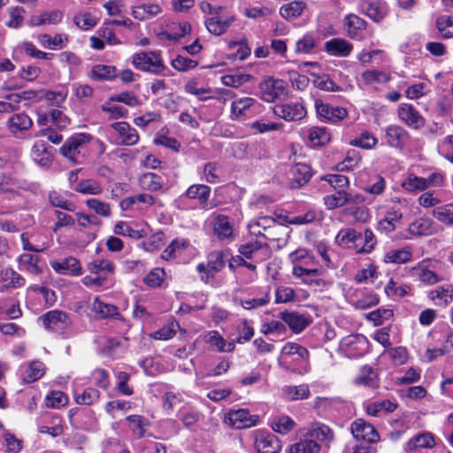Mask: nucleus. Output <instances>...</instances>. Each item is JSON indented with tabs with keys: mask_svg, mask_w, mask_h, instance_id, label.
I'll list each match as a JSON object with an SVG mask.
<instances>
[{
	"mask_svg": "<svg viewBox=\"0 0 453 453\" xmlns=\"http://www.w3.org/2000/svg\"><path fill=\"white\" fill-rule=\"evenodd\" d=\"M92 140V136L86 133L75 134L68 138L59 149V153L72 164L79 163L78 155L81 150Z\"/></svg>",
	"mask_w": 453,
	"mask_h": 453,
	"instance_id": "nucleus-1",
	"label": "nucleus"
},
{
	"mask_svg": "<svg viewBox=\"0 0 453 453\" xmlns=\"http://www.w3.org/2000/svg\"><path fill=\"white\" fill-rule=\"evenodd\" d=\"M133 65L139 70L158 74L165 70V65L158 52H140L133 57Z\"/></svg>",
	"mask_w": 453,
	"mask_h": 453,
	"instance_id": "nucleus-2",
	"label": "nucleus"
},
{
	"mask_svg": "<svg viewBox=\"0 0 453 453\" xmlns=\"http://www.w3.org/2000/svg\"><path fill=\"white\" fill-rule=\"evenodd\" d=\"M252 436L257 453H279L281 449L280 441L271 433L256 430Z\"/></svg>",
	"mask_w": 453,
	"mask_h": 453,
	"instance_id": "nucleus-3",
	"label": "nucleus"
},
{
	"mask_svg": "<svg viewBox=\"0 0 453 453\" xmlns=\"http://www.w3.org/2000/svg\"><path fill=\"white\" fill-rule=\"evenodd\" d=\"M40 319L47 329L58 334H64L72 324L69 316L65 312L58 310L48 311L41 316Z\"/></svg>",
	"mask_w": 453,
	"mask_h": 453,
	"instance_id": "nucleus-4",
	"label": "nucleus"
},
{
	"mask_svg": "<svg viewBox=\"0 0 453 453\" xmlns=\"http://www.w3.org/2000/svg\"><path fill=\"white\" fill-rule=\"evenodd\" d=\"M261 98L268 103L285 96L287 95V87L284 81L266 78L259 84Z\"/></svg>",
	"mask_w": 453,
	"mask_h": 453,
	"instance_id": "nucleus-5",
	"label": "nucleus"
},
{
	"mask_svg": "<svg viewBox=\"0 0 453 453\" xmlns=\"http://www.w3.org/2000/svg\"><path fill=\"white\" fill-rule=\"evenodd\" d=\"M314 106L317 114L324 120L336 124L348 116V111L344 107L333 106L324 103L321 99H315Z\"/></svg>",
	"mask_w": 453,
	"mask_h": 453,
	"instance_id": "nucleus-6",
	"label": "nucleus"
},
{
	"mask_svg": "<svg viewBox=\"0 0 453 453\" xmlns=\"http://www.w3.org/2000/svg\"><path fill=\"white\" fill-rule=\"evenodd\" d=\"M225 420L236 429H244L256 426L259 421L257 415H250L246 409L229 411Z\"/></svg>",
	"mask_w": 453,
	"mask_h": 453,
	"instance_id": "nucleus-7",
	"label": "nucleus"
},
{
	"mask_svg": "<svg viewBox=\"0 0 453 453\" xmlns=\"http://www.w3.org/2000/svg\"><path fill=\"white\" fill-rule=\"evenodd\" d=\"M358 8L361 13L376 23L382 21L388 14V4L382 0H360Z\"/></svg>",
	"mask_w": 453,
	"mask_h": 453,
	"instance_id": "nucleus-8",
	"label": "nucleus"
},
{
	"mask_svg": "<svg viewBox=\"0 0 453 453\" xmlns=\"http://www.w3.org/2000/svg\"><path fill=\"white\" fill-rule=\"evenodd\" d=\"M350 430L352 435L357 441L373 443L380 440V435L376 428L365 419L358 418L355 420L351 424Z\"/></svg>",
	"mask_w": 453,
	"mask_h": 453,
	"instance_id": "nucleus-9",
	"label": "nucleus"
},
{
	"mask_svg": "<svg viewBox=\"0 0 453 453\" xmlns=\"http://www.w3.org/2000/svg\"><path fill=\"white\" fill-rule=\"evenodd\" d=\"M273 113L286 121H297L305 117L306 110L299 103H286L275 104Z\"/></svg>",
	"mask_w": 453,
	"mask_h": 453,
	"instance_id": "nucleus-10",
	"label": "nucleus"
},
{
	"mask_svg": "<svg viewBox=\"0 0 453 453\" xmlns=\"http://www.w3.org/2000/svg\"><path fill=\"white\" fill-rule=\"evenodd\" d=\"M259 104L252 97H242L233 101L231 104V113L233 119L250 117L257 113Z\"/></svg>",
	"mask_w": 453,
	"mask_h": 453,
	"instance_id": "nucleus-11",
	"label": "nucleus"
},
{
	"mask_svg": "<svg viewBox=\"0 0 453 453\" xmlns=\"http://www.w3.org/2000/svg\"><path fill=\"white\" fill-rule=\"evenodd\" d=\"M53 148L43 141H37L31 148V157L42 167L49 168L53 161Z\"/></svg>",
	"mask_w": 453,
	"mask_h": 453,
	"instance_id": "nucleus-12",
	"label": "nucleus"
},
{
	"mask_svg": "<svg viewBox=\"0 0 453 453\" xmlns=\"http://www.w3.org/2000/svg\"><path fill=\"white\" fill-rule=\"evenodd\" d=\"M279 318L296 334L303 332L311 322L309 317L297 311H283Z\"/></svg>",
	"mask_w": 453,
	"mask_h": 453,
	"instance_id": "nucleus-13",
	"label": "nucleus"
},
{
	"mask_svg": "<svg viewBox=\"0 0 453 453\" xmlns=\"http://www.w3.org/2000/svg\"><path fill=\"white\" fill-rule=\"evenodd\" d=\"M398 115L401 120L415 129H418L425 125L424 118L411 104H403L399 107Z\"/></svg>",
	"mask_w": 453,
	"mask_h": 453,
	"instance_id": "nucleus-14",
	"label": "nucleus"
},
{
	"mask_svg": "<svg viewBox=\"0 0 453 453\" xmlns=\"http://www.w3.org/2000/svg\"><path fill=\"white\" fill-rule=\"evenodd\" d=\"M52 269L59 274L78 276L81 274V265L78 259L69 257L62 261H50Z\"/></svg>",
	"mask_w": 453,
	"mask_h": 453,
	"instance_id": "nucleus-15",
	"label": "nucleus"
},
{
	"mask_svg": "<svg viewBox=\"0 0 453 453\" xmlns=\"http://www.w3.org/2000/svg\"><path fill=\"white\" fill-rule=\"evenodd\" d=\"M111 127L118 133L119 143L126 146L134 145L139 141V134L135 128L127 122L120 121L111 124Z\"/></svg>",
	"mask_w": 453,
	"mask_h": 453,
	"instance_id": "nucleus-16",
	"label": "nucleus"
},
{
	"mask_svg": "<svg viewBox=\"0 0 453 453\" xmlns=\"http://www.w3.org/2000/svg\"><path fill=\"white\" fill-rule=\"evenodd\" d=\"M353 50V45L343 38H333L325 42V50L331 56L345 58Z\"/></svg>",
	"mask_w": 453,
	"mask_h": 453,
	"instance_id": "nucleus-17",
	"label": "nucleus"
},
{
	"mask_svg": "<svg viewBox=\"0 0 453 453\" xmlns=\"http://www.w3.org/2000/svg\"><path fill=\"white\" fill-rule=\"evenodd\" d=\"M435 446L434 437L431 433H422L411 437L405 445V450L410 453L421 449H433Z\"/></svg>",
	"mask_w": 453,
	"mask_h": 453,
	"instance_id": "nucleus-18",
	"label": "nucleus"
},
{
	"mask_svg": "<svg viewBox=\"0 0 453 453\" xmlns=\"http://www.w3.org/2000/svg\"><path fill=\"white\" fill-rule=\"evenodd\" d=\"M387 142L391 147L402 148L409 141V133L402 127L392 125L386 129Z\"/></svg>",
	"mask_w": 453,
	"mask_h": 453,
	"instance_id": "nucleus-19",
	"label": "nucleus"
},
{
	"mask_svg": "<svg viewBox=\"0 0 453 453\" xmlns=\"http://www.w3.org/2000/svg\"><path fill=\"white\" fill-rule=\"evenodd\" d=\"M41 259L38 256L23 253L17 258L19 269L32 275H39L42 273V267L39 265Z\"/></svg>",
	"mask_w": 453,
	"mask_h": 453,
	"instance_id": "nucleus-20",
	"label": "nucleus"
},
{
	"mask_svg": "<svg viewBox=\"0 0 453 453\" xmlns=\"http://www.w3.org/2000/svg\"><path fill=\"white\" fill-rule=\"evenodd\" d=\"M32 126V119L24 112L14 113L7 120V127L12 134L27 131Z\"/></svg>",
	"mask_w": 453,
	"mask_h": 453,
	"instance_id": "nucleus-21",
	"label": "nucleus"
},
{
	"mask_svg": "<svg viewBox=\"0 0 453 453\" xmlns=\"http://www.w3.org/2000/svg\"><path fill=\"white\" fill-rule=\"evenodd\" d=\"M343 22L348 36L352 39L358 37L367 27V22L356 14L346 15Z\"/></svg>",
	"mask_w": 453,
	"mask_h": 453,
	"instance_id": "nucleus-22",
	"label": "nucleus"
},
{
	"mask_svg": "<svg viewBox=\"0 0 453 453\" xmlns=\"http://www.w3.org/2000/svg\"><path fill=\"white\" fill-rule=\"evenodd\" d=\"M362 240V234L352 228L340 230L335 237V242L344 249L357 248L356 242Z\"/></svg>",
	"mask_w": 453,
	"mask_h": 453,
	"instance_id": "nucleus-23",
	"label": "nucleus"
},
{
	"mask_svg": "<svg viewBox=\"0 0 453 453\" xmlns=\"http://www.w3.org/2000/svg\"><path fill=\"white\" fill-rule=\"evenodd\" d=\"M188 199H196L202 208H206L211 196V188L204 184H193L185 192Z\"/></svg>",
	"mask_w": 453,
	"mask_h": 453,
	"instance_id": "nucleus-24",
	"label": "nucleus"
},
{
	"mask_svg": "<svg viewBox=\"0 0 453 453\" xmlns=\"http://www.w3.org/2000/svg\"><path fill=\"white\" fill-rule=\"evenodd\" d=\"M290 174L293 188H301L310 180L312 175L311 167L306 164L300 163L291 167Z\"/></svg>",
	"mask_w": 453,
	"mask_h": 453,
	"instance_id": "nucleus-25",
	"label": "nucleus"
},
{
	"mask_svg": "<svg viewBox=\"0 0 453 453\" xmlns=\"http://www.w3.org/2000/svg\"><path fill=\"white\" fill-rule=\"evenodd\" d=\"M410 273L412 277L417 278L426 285H434L441 280L440 276H438L434 272L427 269L424 262L413 266L411 269Z\"/></svg>",
	"mask_w": 453,
	"mask_h": 453,
	"instance_id": "nucleus-26",
	"label": "nucleus"
},
{
	"mask_svg": "<svg viewBox=\"0 0 453 453\" xmlns=\"http://www.w3.org/2000/svg\"><path fill=\"white\" fill-rule=\"evenodd\" d=\"M191 32V26L188 22L172 23L167 29L162 32L161 37L169 41L177 42Z\"/></svg>",
	"mask_w": 453,
	"mask_h": 453,
	"instance_id": "nucleus-27",
	"label": "nucleus"
},
{
	"mask_svg": "<svg viewBox=\"0 0 453 453\" xmlns=\"http://www.w3.org/2000/svg\"><path fill=\"white\" fill-rule=\"evenodd\" d=\"M408 232L413 236L430 235L434 232V223L429 218H418L409 225Z\"/></svg>",
	"mask_w": 453,
	"mask_h": 453,
	"instance_id": "nucleus-28",
	"label": "nucleus"
},
{
	"mask_svg": "<svg viewBox=\"0 0 453 453\" xmlns=\"http://www.w3.org/2000/svg\"><path fill=\"white\" fill-rule=\"evenodd\" d=\"M412 259V249L406 246L400 249L390 250L385 255L383 261L387 264H405Z\"/></svg>",
	"mask_w": 453,
	"mask_h": 453,
	"instance_id": "nucleus-29",
	"label": "nucleus"
},
{
	"mask_svg": "<svg viewBox=\"0 0 453 453\" xmlns=\"http://www.w3.org/2000/svg\"><path fill=\"white\" fill-rule=\"evenodd\" d=\"M229 256L228 250H213L207 256L208 271L214 276L226 265V260Z\"/></svg>",
	"mask_w": 453,
	"mask_h": 453,
	"instance_id": "nucleus-30",
	"label": "nucleus"
},
{
	"mask_svg": "<svg viewBox=\"0 0 453 453\" xmlns=\"http://www.w3.org/2000/svg\"><path fill=\"white\" fill-rule=\"evenodd\" d=\"M87 269L93 274L105 276L113 274L115 265L112 261L106 258H96L87 265Z\"/></svg>",
	"mask_w": 453,
	"mask_h": 453,
	"instance_id": "nucleus-31",
	"label": "nucleus"
},
{
	"mask_svg": "<svg viewBox=\"0 0 453 453\" xmlns=\"http://www.w3.org/2000/svg\"><path fill=\"white\" fill-rule=\"evenodd\" d=\"M306 436L312 440L316 439L321 442L329 443L334 440V433L326 425L317 423L307 431Z\"/></svg>",
	"mask_w": 453,
	"mask_h": 453,
	"instance_id": "nucleus-32",
	"label": "nucleus"
},
{
	"mask_svg": "<svg viewBox=\"0 0 453 453\" xmlns=\"http://www.w3.org/2000/svg\"><path fill=\"white\" fill-rule=\"evenodd\" d=\"M355 384L369 388H378V374L372 367L364 365L355 378Z\"/></svg>",
	"mask_w": 453,
	"mask_h": 453,
	"instance_id": "nucleus-33",
	"label": "nucleus"
},
{
	"mask_svg": "<svg viewBox=\"0 0 453 453\" xmlns=\"http://www.w3.org/2000/svg\"><path fill=\"white\" fill-rule=\"evenodd\" d=\"M204 342L211 347H215L219 352H232L234 349V344L232 342H226V341L216 330L208 332L204 335Z\"/></svg>",
	"mask_w": 453,
	"mask_h": 453,
	"instance_id": "nucleus-34",
	"label": "nucleus"
},
{
	"mask_svg": "<svg viewBox=\"0 0 453 453\" xmlns=\"http://www.w3.org/2000/svg\"><path fill=\"white\" fill-rule=\"evenodd\" d=\"M162 12V8L157 4H142L133 8L132 15L139 20L151 19Z\"/></svg>",
	"mask_w": 453,
	"mask_h": 453,
	"instance_id": "nucleus-35",
	"label": "nucleus"
},
{
	"mask_svg": "<svg viewBox=\"0 0 453 453\" xmlns=\"http://www.w3.org/2000/svg\"><path fill=\"white\" fill-rule=\"evenodd\" d=\"M139 186L147 191L156 192L164 186V180L161 176L154 173H145L138 179Z\"/></svg>",
	"mask_w": 453,
	"mask_h": 453,
	"instance_id": "nucleus-36",
	"label": "nucleus"
},
{
	"mask_svg": "<svg viewBox=\"0 0 453 453\" xmlns=\"http://www.w3.org/2000/svg\"><path fill=\"white\" fill-rule=\"evenodd\" d=\"M397 408V403L386 399L375 401L365 406L366 413L370 416H378L380 413H391Z\"/></svg>",
	"mask_w": 453,
	"mask_h": 453,
	"instance_id": "nucleus-37",
	"label": "nucleus"
},
{
	"mask_svg": "<svg viewBox=\"0 0 453 453\" xmlns=\"http://www.w3.org/2000/svg\"><path fill=\"white\" fill-rule=\"evenodd\" d=\"M2 280L7 282L1 288V291L11 288H19L25 285V278L12 268H5L1 272Z\"/></svg>",
	"mask_w": 453,
	"mask_h": 453,
	"instance_id": "nucleus-38",
	"label": "nucleus"
},
{
	"mask_svg": "<svg viewBox=\"0 0 453 453\" xmlns=\"http://www.w3.org/2000/svg\"><path fill=\"white\" fill-rule=\"evenodd\" d=\"M306 8V3L302 0L292 1L280 8V14L285 19H296L302 15Z\"/></svg>",
	"mask_w": 453,
	"mask_h": 453,
	"instance_id": "nucleus-39",
	"label": "nucleus"
},
{
	"mask_svg": "<svg viewBox=\"0 0 453 453\" xmlns=\"http://www.w3.org/2000/svg\"><path fill=\"white\" fill-rule=\"evenodd\" d=\"M213 232L219 240H226L232 237L233 227L226 216L220 214L216 217Z\"/></svg>",
	"mask_w": 453,
	"mask_h": 453,
	"instance_id": "nucleus-40",
	"label": "nucleus"
},
{
	"mask_svg": "<svg viewBox=\"0 0 453 453\" xmlns=\"http://www.w3.org/2000/svg\"><path fill=\"white\" fill-rule=\"evenodd\" d=\"M117 76L116 67L107 65H96L89 73V78L95 81H111Z\"/></svg>",
	"mask_w": 453,
	"mask_h": 453,
	"instance_id": "nucleus-41",
	"label": "nucleus"
},
{
	"mask_svg": "<svg viewBox=\"0 0 453 453\" xmlns=\"http://www.w3.org/2000/svg\"><path fill=\"white\" fill-rule=\"evenodd\" d=\"M233 21V18L222 20L219 16H215L206 19L205 27L211 34L221 35L226 33Z\"/></svg>",
	"mask_w": 453,
	"mask_h": 453,
	"instance_id": "nucleus-42",
	"label": "nucleus"
},
{
	"mask_svg": "<svg viewBox=\"0 0 453 453\" xmlns=\"http://www.w3.org/2000/svg\"><path fill=\"white\" fill-rule=\"evenodd\" d=\"M309 265H296L293 266L292 273L295 277L301 278L304 282L308 284L319 285V280H314L320 274V271L317 268H308Z\"/></svg>",
	"mask_w": 453,
	"mask_h": 453,
	"instance_id": "nucleus-43",
	"label": "nucleus"
},
{
	"mask_svg": "<svg viewBox=\"0 0 453 453\" xmlns=\"http://www.w3.org/2000/svg\"><path fill=\"white\" fill-rule=\"evenodd\" d=\"M321 446L314 440L307 437L291 445L289 453H319Z\"/></svg>",
	"mask_w": 453,
	"mask_h": 453,
	"instance_id": "nucleus-44",
	"label": "nucleus"
},
{
	"mask_svg": "<svg viewBox=\"0 0 453 453\" xmlns=\"http://www.w3.org/2000/svg\"><path fill=\"white\" fill-rule=\"evenodd\" d=\"M429 298L433 301L439 300L440 305L447 306L453 301V288L451 285L438 287L429 293Z\"/></svg>",
	"mask_w": 453,
	"mask_h": 453,
	"instance_id": "nucleus-45",
	"label": "nucleus"
},
{
	"mask_svg": "<svg viewBox=\"0 0 453 453\" xmlns=\"http://www.w3.org/2000/svg\"><path fill=\"white\" fill-rule=\"evenodd\" d=\"M361 79L365 85L383 84L390 81V74L380 70H367L362 73Z\"/></svg>",
	"mask_w": 453,
	"mask_h": 453,
	"instance_id": "nucleus-46",
	"label": "nucleus"
},
{
	"mask_svg": "<svg viewBox=\"0 0 453 453\" xmlns=\"http://www.w3.org/2000/svg\"><path fill=\"white\" fill-rule=\"evenodd\" d=\"M73 190L82 195H99L103 191L101 184L93 179L81 180L74 187Z\"/></svg>",
	"mask_w": 453,
	"mask_h": 453,
	"instance_id": "nucleus-47",
	"label": "nucleus"
},
{
	"mask_svg": "<svg viewBox=\"0 0 453 453\" xmlns=\"http://www.w3.org/2000/svg\"><path fill=\"white\" fill-rule=\"evenodd\" d=\"M425 178L418 177L414 173H409L402 181L401 187L407 192L414 193L426 190Z\"/></svg>",
	"mask_w": 453,
	"mask_h": 453,
	"instance_id": "nucleus-48",
	"label": "nucleus"
},
{
	"mask_svg": "<svg viewBox=\"0 0 453 453\" xmlns=\"http://www.w3.org/2000/svg\"><path fill=\"white\" fill-rule=\"evenodd\" d=\"M433 216L442 224L453 226V203L436 207L433 211Z\"/></svg>",
	"mask_w": 453,
	"mask_h": 453,
	"instance_id": "nucleus-49",
	"label": "nucleus"
},
{
	"mask_svg": "<svg viewBox=\"0 0 453 453\" xmlns=\"http://www.w3.org/2000/svg\"><path fill=\"white\" fill-rule=\"evenodd\" d=\"M188 246V242L185 239H174L171 243L165 249L162 253V258L170 260L175 258Z\"/></svg>",
	"mask_w": 453,
	"mask_h": 453,
	"instance_id": "nucleus-50",
	"label": "nucleus"
},
{
	"mask_svg": "<svg viewBox=\"0 0 453 453\" xmlns=\"http://www.w3.org/2000/svg\"><path fill=\"white\" fill-rule=\"evenodd\" d=\"M38 39L43 47L50 50L62 49L67 42V37L61 34H57L54 37L43 34L39 35Z\"/></svg>",
	"mask_w": 453,
	"mask_h": 453,
	"instance_id": "nucleus-51",
	"label": "nucleus"
},
{
	"mask_svg": "<svg viewBox=\"0 0 453 453\" xmlns=\"http://www.w3.org/2000/svg\"><path fill=\"white\" fill-rule=\"evenodd\" d=\"M324 203L328 210H334L348 204V192L338 190L324 197Z\"/></svg>",
	"mask_w": 453,
	"mask_h": 453,
	"instance_id": "nucleus-52",
	"label": "nucleus"
},
{
	"mask_svg": "<svg viewBox=\"0 0 453 453\" xmlns=\"http://www.w3.org/2000/svg\"><path fill=\"white\" fill-rule=\"evenodd\" d=\"M44 372L45 367L42 362L33 361L28 365L23 380L26 383L35 382L42 377Z\"/></svg>",
	"mask_w": 453,
	"mask_h": 453,
	"instance_id": "nucleus-53",
	"label": "nucleus"
},
{
	"mask_svg": "<svg viewBox=\"0 0 453 453\" xmlns=\"http://www.w3.org/2000/svg\"><path fill=\"white\" fill-rule=\"evenodd\" d=\"M76 426L83 430H93L96 427L97 419L91 410L82 411L75 418Z\"/></svg>",
	"mask_w": 453,
	"mask_h": 453,
	"instance_id": "nucleus-54",
	"label": "nucleus"
},
{
	"mask_svg": "<svg viewBox=\"0 0 453 453\" xmlns=\"http://www.w3.org/2000/svg\"><path fill=\"white\" fill-rule=\"evenodd\" d=\"M295 426V421L288 416H278L271 422L272 429L280 434H286Z\"/></svg>",
	"mask_w": 453,
	"mask_h": 453,
	"instance_id": "nucleus-55",
	"label": "nucleus"
},
{
	"mask_svg": "<svg viewBox=\"0 0 453 453\" xmlns=\"http://www.w3.org/2000/svg\"><path fill=\"white\" fill-rule=\"evenodd\" d=\"M288 259L293 264V266L296 265H312L315 264L314 257L305 249H298L290 253Z\"/></svg>",
	"mask_w": 453,
	"mask_h": 453,
	"instance_id": "nucleus-56",
	"label": "nucleus"
},
{
	"mask_svg": "<svg viewBox=\"0 0 453 453\" xmlns=\"http://www.w3.org/2000/svg\"><path fill=\"white\" fill-rule=\"evenodd\" d=\"M311 76H313L315 79L313 80V84L316 88L329 91V92H335V91H341L342 88L340 86H338L334 81H332L328 75L322 74L319 75L314 73H310Z\"/></svg>",
	"mask_w": 453,
	"mask_h": 453,
	"instance_id": "nucleus-57",
	"label": "nucleus"
},
{
	"mask_svg": "<svg viewBox=\"0 0 453 453\" xmlns=\"http://www.w3.org/2000/svg\"><path fill=\"white\" fill-rule=\"evenodd\" d=\"M92 311L102 319L119 315L118 309L115 305L105 303L98 297L95 298L92 303Z\"/></svg>",
	"mask_w": 453,
	"mask_h": 453,
	"instance_id": "nucleus-58",
	"label": "nucleus"
},
{
	"mask_svg": "<svg viewBox=\"0 0 453 453\" xmlns=\"http://www.w3.org/2000/svg\"><path fill=\"white\" fill-rule=\"evenodd\" d=\"M436 27L442 38L449 39L453 37V16H440L436 20Z\"/></svg>",
	"mask_w": 453,
	"mask_h": 453,
	"instance_id": "nucleus-59",
	"label": "nucleus"
},
{
	"mask_svg": "<svg viewBox=\"0 0 453 453\" xmlns=\"http://www.w3.org/2000/svg\"><path fill=\"white\" fill-rule=\"evenodd\" d=\"M288 234L287 226L275 221L269 229L264 233L263 237L268 241L280 242Z\"/></svg>",
	"mask_w": 453,
	"mask_h": 453,
	"instance_id": "nucleus-60",
	"label": "nucleus"
},
{
	"mask_svg": "<svg viewBox=\"0 0 453 453\" xmlns=\"http://www.w3.org/2000/svg\"><path fill=\"white\" fill-rule=\"evenodd\" d=\"M284 394L286 396L291 400H302V399H307L310 395V389L308 385L303 384L300 386H288L284 388Z\"/></svg>",
	"mask_w": 453,
	"mask_h": 453,
	"instance_id": "nucleus-61",
	"label": "nucleus"
},
{
	"mask_svg": "<svg viewBox=\"0 0 453 453\" xmlns=\"http://www.w3.org/2000/svg\"><path fill=\"white\" fill-rule=\"evenodd\" d=\"M75 401L78 404L90 405L99 400L100 392L93 388H88L81 393L75 392Z\"/></svg>",
	"mask_w": 453,
	"mask_h": 453,
	"instance_id": "nucleus-62",
	"label": "nucleus"
},
{
	"mask_svg": "<svg viewBox=\"0 0 453 453\" xmlns=\"http://www.w3.org/2000/svg\"><path fill=\"white\" fill-rule=\"evenodd\" d=\"M308 137L314 146H323L330 141V134L324 127H311Z\"/></svg>",
	"mask_w": 453,
	"mask_h": 453,
	"instance_id": "nucleus-63",
	"label": "nucleus"
},
{
	"mask_svg": "<svg viewBox=\"0 0 453 453\" xmlns=\"http://www.w3.org/2000/svg\"><path fill=\"white\" fill-rule=\"evenodd\" d=\"M49 201L53 207L60 208L68 211H74L76 205L65 199L61 194L57 191H51L49 193Z\"/></svg>",
	"mask_w": 453,
	"mask_h": 453,
	"instance_id": "nucleus-64",
	"label": "nucleus"
}]
</instances>
